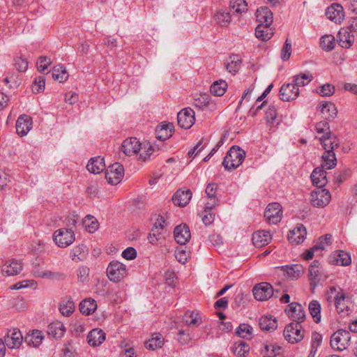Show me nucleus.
<instances>
[{"instance_id":"cd10ccee","label":"nucleus","mask_w":357,"mask_h":357,"mask_svg":"<svg viewBox=\"0 0 357 357\" xmlns=\"http://www.w3.org/2000/svg\"><path fill=\"white\" fill-rule=\"evenodd\" d=\"M310 178L313 184L320 188L327 183L326 172L323 167L315 168L312 172Z\"/></svg>"},{"instance_id":"a18cd8bd","label":"nucleus","mask_w":357,"mask_h":357,"mask_svg":"<svg viewBox=\"0 0 357 357\" xmlns=\"http://www.w3.org/2000/svg\"><path fill=\"white\" fill-rule=\"evenodd\" d=\"M308 309L311 316L312 317L315 323H319L321 321V304L317 300L312 301L308 306Z\"/></svg>"},{"instance_id":"412c9836","label":"nucleus","mask_w":357,"mask_h":357,"mask_svg":"<svg viewBox=\"0 0 357 357\" xmlns=\"http://www.w3.org/2000/svg\"><path fill=\"white\" fill-rule=\"evenodd\" d=\"M218 190V185L215 183H210L206 185L205 192L208 198V202L206 204V208H214L215 206L219 205L220 200L216 197V192Z\"/></svg>"},{"instance_id":"72a5a7b5","label":"nucleus","mask_w":357,"mask_h":357,"mask_svg":"<svg viewBox=\"0 0 357 357\" xmlns=\"http://www.w3.org/2000/svg\"><path fill=\"white\" fill-rule=\"evenodd\" d=\"M42 331L33 330L24 337V342L30 347H38L43 340Z\"/></svg>"},{"instance_id":"9d476101","label":"nucleus","mask_w":357,"mask_h":357,"mask_svg":"<svg viewBox=\"0 0 357 357\" xmlns=\"http://www.w3.org/2000/svg\"><path fill=\"white\" fill-rule=\"evenodd\" d=\"M282 215V206L279 203L269 204L264 212V217L269 224H277L280 222Z\"/></svg>"},{"instance_id":"c03bdc74","label":"nucleus","mask_w":357,"mask_h":357,"mask_svg":"<svg viewBox=\"0 0 357 357\" xmlns=\"http://www.w3.org/2000/svg\"><path fill=\"white\" fill-rule=\"evenodd\" d=\"M163 345V338L161 334L155 333L152 337L145 342V346L149 349L155 350L161 348Z\"/></svg>"},{"instance_id":"5fc2aeb1","label":"nucleus","mask_w":357,"mask_h":357,"mask_svg":"<svg viewBox=\"0 0 357 357\" xmlns=\"http://www.w3.org/2000/svg\"><path fill=\"white\" fill-rule=\"evenodd\" d=\"M335 45V38L332 35H325L321 38L320 45L326 51L332 50Z\"/></svg>"},{"instance_id":"09e8293b","label":"nucleus","mask_w":357,"mask_h":357,"mask_svg":"<svg viewBox=\"0 0 357 357\" xmlns=\"http://www.w3.org/2000/svg\"><path fill=\"white\" fill-rule=\"evenodd\" d=\"M335 264L341 266H348L351 262L350 255L344 251L340 250L333 255Z\"/></svg>"},{"instance_id":"c85d7f7f","label":"nucleus","mask_w":357,"mask_h":357,"mask_svg":"<svg viewBox=\"0 0 357 357\" xmlns=\"http://www.w3.org/2000/svg\"><path fill=\"white\" fill-rule=\"evenodd\" d=\"M321 113L326 120H331L336 117L337 109L331 102H323L319 105Z\"/></svg>"},{"instance_id":"b1692460","label":"nucleus","mask_w":357,"mask_h":357,"mask_svg":"<svg viewBox=\"0 0 357 357\" xmlns=\"http://www.w3.org/2000/svg\"><path fill=\"white\" fill-rule=\"evenodd\" d=\"M105 340V333L100 328L92 329L87 336L89 345L96 347L100 346Z\"/></svg>"},{"instance_id":"423d86ee","label":"nucleus","mask_w":357,"mask_h":357,"mask_svg":"<svg viewBox=\"0 0 357 357\" xmlns=\"http://www.w3.org/2000/svg\"><path fill=\"white\" fill-rule=\"evenodd\" d=\"M335 305L337 312L341 316H347L352 312L350 298L342 288H339V293L335 296Z\"/></svg>"},{"instance_id":"ea45409f","label":"nucleus","mask_w":357,"mask_h":357,"mask_svg":"<svg viewBox=\"0 0 357 357\" xmlns=\"http://www.w3.org/2000/svg\"><path fill=\"white\" fill-rule=\"evenodd\" d=\"M338 43L343 48H349L354 43V36L346 29H342L338 32Z\"/></svg>"},{"instance_id":"f257e3e1","label":"nucleus","mask_w":357,"mask_h":357,"mask_svg":"<svg viewBox=\"0 0 357 357\" xmlns=\"http://www.w3.org/2000/svg\"><path fill=\"white\" fill-rule=\"evenodd\" d=\"M245 158V152L240 147L234 146L227 151L222 165L225 169L232 171L242 164Z\"/></svg>"},{"instance_id":"393cba45","label":"nucleus","mask_w":357,"mask_h":357,"mask_svg":"<svg viewBox=\"0 0 357 357\" xmlns=\"http://www.w3.org/2000/svg\"><path fill=\"white\" fill-rule=\"evenodd\" d=\"M66 331V328L63 324L61 321H56L48 326L47 334L49 337L57 340L64 335Z\"/></svg>"},{"instance_id":"69168bd1","label":"nucleus","mask_w":357,"mask_h":357,"mask_svg":"<svg viewBox=\"0 0 357 357\" xmlns=\"http://www.w3.org/2000/svg\"><path fill=\"white\" fill-rule=\"evenodd\" d=\"M335 91V86L330 84H326L320 87V89L317 91L321 96H331Z\"/></svg>"},{"instance_id":"473e14b6","label":"nucleus","mask_w":357,"mask_h":357,"mask_svg":"<svg viewBox=\"0 0 357 357\" xmlns=\"http://www.w3.org/2000/svg\"><path fill=\"white\" fill-rule=\"evenodd\" d=\"M281 271L284 276L294 280L298 279L301 276L303 272V268L301 265L294 264L290 266H282L281 267Z\"/></svg>"},{"instance_id":"3c124183","label":"nucleus","mask_w":357,"mask_h":357,"mask_svg":"<svg viewBox=\"0 0 357 357\" xmlns=\"http://www.w3.org/2000/svg\"><path fill=\"white\" fill-rule=\"evenodd\" d=\"M139 160L143 162H146L150 160L151 155L155 151V148L153 146L149 144H144L139 151Z\"/></svg>"},{"instance_id":"864d4df0","label":"nucleus","mask_w":357,"mask_h":357,"mask_svg":"<svg viewBox=\"0 0 357 357\" xmlns=\"http://www.w3.org/2000/svg\"><path fill=\"white\" fill-rule=\"evenodd\" d=\"M215 20L220 26H227L231 21V15L227 11L220 10L216 13Z\"/></svg>"},{"instance_id":"052dcab7","label":"nucleus","mask_w":357,"mask_h":357,"mask_svg":"<svg viewBox=\"0 0 357 357\" xmlns=\"http://www.w3.org/2000/svg\"><path fill=\"white\" fill-rule=\"evenodd\" d=\"M185 324L190 326H196L201 324L202 319L198 313L192 312L189 315L185 314Z\"/></svg>"},{"instance_id":"bf43d9fd","label":"nucleus","mask_w":357,"mask_h":357,"mask_svg":"<svg viewBox=\"0 0 357 357\" xmlns=\"http://www.w3.org/2000/svg\"><path fill=\"white\" fill-rule=\"evenodd\" d=\"M155 218L154 220V223L152 229L153 231L162 232V231L167 225V222L162 215H155Z\"/></svg>"},{"instance_id":"2eb2a0df","label":"nucleus","mask_w":357,"mask_h":357,"mask_svg":"<svg viewBox=\"0 0 357 357\" xmlns=\"http://www.w3.org/2000/svg\"><path fill=\"white\" fill-rule=\"evenodd\" d=\"M23 341L21 331L17 328L9 330L4 338V342L11 349L18 348Z\"/></svg>"},{"instance_id":"ddd939ff","label":"nucleus","mask_w":357,"mask_h":357,"mask_svg":"<svg viewBox=\"0 0 357 357\" xmlns=\"http://www.w3.org/2000/svg\"><path fill=\"white\" fill-rule=\"evenodd\" d=\"M279 95L282 101H291L298 96L299 89L294 83L284 84L280 88Z\"/></svg>"},{"instance_id":"a878e982","label":"nucleus","mask_w":357,"mask_h":357,"mask_svg":"<svg viewBox=\"0 0 357 357\" xmlns=\"http://www.w3.org/2000/svg\"><path fill=\"white\" fill-rule=\"evenodd\" d=\"M256 18L259 24L271 25L273 21V15L268 7H261L257 10Z\"/></svg>"},{"instance_id":"1a4fd4ad","label":"nucleus","mask_w":357,"mask_h":357,"mask_svg":"<svg viewBox=\"0 0 357 357\" xmlns=\"http://www.w3.org/2000/svg\"><path fill=\"white\" fill-rule=\"evenodd\" d=\"M331 194L328 190L318 188L310 194V202L316 207H324L331 200Z\"/></svg>"},{"instance_id":"c756f323","label":"nucleus","mask_w":357,"mask_h":357,"mask_svg":"<svg viewBox=\"0 0 357 357\" xmlns=\"http://www.w3.org/2000/svg\"><path fill=\"white\" fill-rule=\"evenodd\" d=\"M86 168L92 174H100L105 169L104 158L100 156L91 158Z\"/></svg>"},{"instance_id":"f3484780","label":"nucleus","mask_w":357,"mask_h":357,"mask_svg":"<svg viewBox=\"0 0 357 357\" xmlns=\"http://www.w3.org/2000/svg\"><path fill=\"white\" fill-rule=\"evenodd\" d=\"M326 17L335 23H340L344 17L343 7L338 3H333L326 10Z\"/></svg>"},{"instance_id":"6e6552de","label":"nucleus","mask_w":357,"mask_h":357,"mask_svg":"<svg viewBox=\"0 0 357 357\" xmlns=\"http://www.w3.org/2000/svg\"><path fill=\"white\" fill-rule=\"evenodd\" d=\"M123 176V166L119 162H116L110 165L105 173V178L107 181L112 185H116L119 183Z\"/></svg>"},{"instance_id":"8fccbe9b","label":"nucleus","mask_w":357,"mask_h":357,"mask_svg":"<svg viewBox=\"0 0 357 357\" xmlns=\"http://www.w3.org/2000/svg\"><path fill=\"white\" fill-rule=\"evenodd\" d=\"M249 351V345L243 340H239L235 342L233 347L234 353L239 357H245V354L248 353Z\"/></svg>"},{"instance_id":"680f3d73","label":"nucleus","mask_w":357,"mask_h":357,"mask_svg":"<svg viewBox=\"0 0 357 357\" xmlns=\"http://www.w3.org/2000/svg\"><path fill=\"white\" fill-rule=\"evenodd\" d=\"M45 89V78L43 76H38L35 78L32 85L31 90L33 93H38Z\"/></svg>"},{"instance_id":"774afa93","label":"nucleus","mask_w":357,"mask_h":357,"mask_svg":"<svg viewBox=\"0 0 357 357\" xmlns=\"http://www.w3.org/2000/svg\"><path fill=\"white\" fill-rule=\"evenodd\" d=\"M28 61L24 57H17L15 59V66L20 72H25L28 68Z\"/></svg>"},{"instance_id":"20e7f679","label":"nucleus","mask_w":357,"mask_h":357,"mask_svg":"<svg viewBox=\"0 0 357 357\" xmlns=\"http://www.w3.org/2000/svg\"><path fill=\"white\" fill-rule=\"evenodd\" d=\"M284 337L291 344L301 342L304 337V330L301 323L291 322L284 329Z\"/></svg>"},{"instance_id":"39448f33","label":"nucleus","mask_w":357,"mask_h":357,"mask_svg":"<svg viewBox=\"0 0 357 357\" xmlns=\"http://www.w3.org/2000/svg\"><path fill=\"white\" fill-rule=\"evenodd\" d=\"M253 295L257 301H266L272 296H278V290H273V287L268 282H261L256 284L252 289Z\"/></svg>"},{"instance_id":"e2e57ef3","label":"nucleus","mask_w":357,"mask_h":357,"mask_svg":"<svg viewBox=\"0 0 357 357\" xmlns=\"http://www.w3.org/2000/svg\"><path fill=\"white\" fill-rule=\"evenodd\" d=\"M213 208H206V204L204 208V211L202 214V222L205 225H211L215 218V214L211 211Z\"/></svg>"},{"instance_id":"f03ea898","label":"nucleus","mask_w":357,"mask_h":357,"mask_svg":"<svg viewBox=\"0 0 357 357\" xmlns=\"http://www.w3.org/2000/svg\"><path fill=\"white\" fill-rule=\"evenodd\" d=\"M351 343V335L349 331L339 329L331 337V347L333 349L342 351L346 349Z\"/></svg>"},{"instance_id":"0e129e2a","label":"nucleus","mask_w":357,"mask_h":357,"mask_svg":"<svg viewBox=\"0 0 357 357\" xmlns=\"http://www.w3.org/2000/svg\"><path fill=\"white\" fill-rule=\"evenodd\" d=\"M319 261L314 260L309 267V277L311 281L314 280L319 275Z\"/></svg>"},{"instance_id":"de8ad7c7","label":"nucleus","mask_w":357,"mask_h":357,"mask_svg":"<svg viewBox=\"0 0 357 357\" xmlns=\"http://www.w3.org/2000/svg\"><path fill=\"white\" fill-rule=\"evenodd\" d=\"M227 84L224 80L215 81L211 86L210 91L212 94L216 96H222L226 92Z\"/></svg>"},{"instance_id":"13d9d810","label":"nucleus","mask_w":357,"mask_h":357,"mask_svg":"<svg viewBox=\"0 0 357 357\" xmlns=\"http://www.w3.org/2000/svg\"><path fill=\"white\" fill-rule=\"evenodd\" d=\"M332 242V236L329 234H326L324 236H320L318 238V241L317 244H315L313 247H317V252H321L325 249V246L329 245Z\"/></svg>"},{"instance_id":"7c9ffc66","label":"nucleus","mask_w":357,"mask_h":357,"mask_svg":"<svg viewBox=\"0 0 357 357\" xmlns=\"http://www.w3.org/2000/svg\"><path fill=\"white\" fill-rule=\"evenodd\" d=\"M242 63V59L240 55L233 54L231 55L225 63L227 70L235 75L240 69Z\"/></svg>"},{"instance_id":"4be33fe9","label":"nucleus","mask_w":357,"mask_h":357,"mask_svg":"<svg viewBox=\"0 0 357 357\" xmlns=\"http://www.w3.org/2000/svg\"><path fill=\"white\" fill-rule=\"evenodd\" d=\"M272 239L270 231L266 230L257 231L252 234V242L255 247L261 248L268 245Z\"/></svg>"},{"instance_id":"79ce46f5","label":"nucleus","mask_w":357,"mask_h":357,"mask_svg":"<svg viewBox=\"0 0 357 357\" xmlns=\"http://www.w3.org/2000/svg\"><path fill=\"white\" fill-rule=\"evenodd\" d=\"M337 165V159L334 151H324L322 155L321 167L331 169Z\"/></svg>"},{"instance_id":"aec40b11","label":"nucleus","mask_w":357,"mask_h":357,"mask_svg":"<svg viewBox=\"0 0 357 357\" xmlns=\"http://www.w3.org/2000/svg\"><path fill=\"white\" fill-rule=\"evenodd\" d=\"M22 270V264L15 259L9 260L2 266L1 271L3 275L13 276L19 274Z\"/></svg>"},{"instance_id":"58836bf2","label":"nucleus","mask_w":357,"mask_h":357,"mask_svg":"<svg viewBox=\"0 0 357 357\" xmlns=\"http://www.w3.org/2000/svg\"><path fill=\"white\" fill-rule=\"evenodd\" d=\"M96 308V301L91 298H85L79 304V310L83 314H91L95 312Z\"/></svg>"},{"instance_id":"f704fd0d","label":"nucleus","mask_w":357,"mask_h":357,"mask_svg":"<svg viewBox=\"0 0 357 357\" xmlns=\"http://www.w3.org/2000/svg\"><path fill=\"white\" fill-rule=\"evenodd\" d=\"M75 309V303L70 297L63 298L59 304V311L65 317L70 316Z\"/></svg>"},{"instance_id":"6ab92c4d","label":"nucleus","mask_w":357,"mask_h":357,"mask_svg":"<svg viewBox=\"0 0 357 357\" xmlns=\"http://www.w3.org/2000/svg\"><path fill=\"white\" fill-rule=\"evenodd\" d=\"M32 126L31 118L26 114L21 115L16 121V131L21 137L26 135Z\"/></svg>"},{"instance_id":"f8f14e48","label":"nucleus","mask_w":357,"mask_h":357,"mask_svg":"<svg viewBox=\"0 0 357 357\" xmlns=\"http://www.w3.org/2000/svg\"><path fill=\"white\" fill-rule=\"evenodd\" d=\"M289 317L295 323H302L305 319V312L303 307L298 303H291L286 309Z\"/></svg>"},{"instance_id":"4d7b16f0","label":"nucleus","mask_w":357,"mask_h":357,"mask_svg":"<svg viewBox=\"0 0 357 357\" xmlns=\"http://www.w3.org/2000/svg\"><path fill=\"white\" fill-rule=\"evenodd\" d=\"M84 224L86 229L89 233L95 232L98 228V222L97 220L91 215L86 216L84 221Z\"/></svg>"},{"instance_id":"dca6fc26","label":"nucleus","mask_w":357,"mask_h":357,"mask_svg":"<svg viewBox=\"0 0 357 357\" xmlns=\"http://www.w3.org/2000/svg\"><path fill=\"white\" fill-rule=\"evenodd\" d=\"M121 148L126 155L130 156L139 152L142 144L136 137H130L123 141Z\"/></svg>"},{"instance_id":"2f4dec72","label":"nucleus","mask_w":357,"mask_h":357,"mask_svg":"<svg viewBox=\"0 0 357 357\" xmlns=\"http://www.w3.org/2000/svg\"><path fill=\"white\" fill-rule=\"evenodd\" d=\"M259 326L262 331H273L278 327V321L270 315L262 316L259 319Z\"/></svg>"},{"instance_id":"6e6d98bb","label":"nucleus","mask_w":357,"mask_h":357,"mask_svg":"<svg viewBox=\"0 0 357 357\" xmlns=\"http://www.w3.org/2000/svg\"><path fill=\"white\" fill-rule=\"evenodd\" d=\"M252 327L246 324H241L237 328L236 333L241 337L250 338L252 335Z\"/></svg>"},{"instance_id":"603ef678","label":"nucleus","mask_w":357,"mask_h":357,"mask_svg":"<svg viewBox=\"0 0 357 357\" xmlns=\"http://www.w3.org/2000/svg\"><path fill=\"white\" fill-rule=\"evenodd\" d=\"M248 4L245 0H231L230 8L237 14L245 13L248 10Z\"/></svg>"},{"instance_id":"bb28decb","label":"nucleus","mask_w":357,"mask_h":357,"mask_svg":"<svg viewBox=\"0 0 357 357\" xmlns=\"http://www.w3.org/2000/svg\"><path fill=\"white\" fill-rule=\"evenodd\" d=\"M192 197V192L190 190H178L172 197V201L175 205L181 207L185 206Z\"/></svg>"},{"instance_id":"4468645a","label":"nucleus","mask_w":357,"mask_h":357,"mask_svg":"<svg viewBox=\"0 0 357 357\" xmlns=\"http://www.w3.org/2000/svg\"><path fill=\"white\" fill-rule=\"evenodd\" d=\"M319 142L325 151H334L340 144V140L337 136L331 131L326 132L319 137Z\"/></svg>"},{"instance_id":"49530a36","label":"nucleus","mask_w":357,"mask_h":357,"mask_svg":"<svg viewBox=\"0 0 357 357\" xmlns=\"http://www.w3.org/2000/svg\"><path fill=\"white\" fill-rule=\"evenodd\" d=\"M312 79V74L310 72L301 73V74L294 76L293 82L299 89L300 86H304L308 84Z\"/></svg>"},{"instance_id":"5701e85b","label":"nucleus","mask_w":357,"mask_h":357,"mask_svg":"<svg viewBox=\"0 0 357 357\" xmlns=\"http://www.w3.org/2000/svg\"><path fill=\"white\" fill-rule=\"evenodd\" d=\"M307 234L305 227L301 225L296 227L294 229L289 231L288 234V240L291 243L296 245L303 243Z\"/></svg>"},{"instance_id":"7ed1b4c3","label":"nucleus","mask_w":357,"mask_h":357,"mask_svg":"<svg viewBox=\"0 0 357 357\" xmlns=\"http://www.w3.org/2000/svg\"><path fill=\"white\" fill-rule=\"evenodd\" d=\"M127 275L126 265L119 261H112L107 268V276L113 282H121Z\"/></svg>"},{"instance_id":"a211bd4d","label":"nucleus","mask_w":357,"mask_h":357,"mask_svg":"<svg viewBox=\"0 0 357 357\" xmlns=\"http://www.w3.org/2000/svg\"><path fill=\"white\" fill-rule=\"evenodd\" d=\"M174 236L177 243L185 245L189 241L191 237L188 226L185 224L176 226L174 230Z\"/></svg>"},{"instance_id":"a19ab883","label":"nucleus","mask_w":357,"mask_h":357,"mask_svg":"<svg viewBox=\"0 0 357 357\" xmlns=\"http://www.w3.org/2000/svg\"><path fill=\"white\" fill-rule=\"evenodd\" d=\"M88 250L84 244L74 247L70 251V258L73 261H80L86 256Z\"/></svg>"},{"instance_id":"9b49d317","label":"nucleus","mask_w":357,"mask_h":357,"mask_svg":"<svg viewBox=\"0 0 357 357\" xmlns=\"http://www.w3.org/2000/svg\"><path fill=\"white\" fill-rule=\"evenodd\" d=\"M178 125L184 129L190 128L195 123V112L190 107L185 108L178 113Z\"/></svg>"},{"instance_id":"4c0bfd02","label":"nucleus","mask_w":357,"mask_h":357,"mask_svg":"<svg viewBox=\"0 0 357 357\" xmlns=\"http://www.w3.org/2000/svg\"><path fill=\"white\" fill-rule=\"evenodd\" d=\"M173 128V125L169 123L161 124L155 130L156 137L162 141L169 139L172 136Z\"/></svg>"},{"instance_id":"338daca9","label":"nucleus","mask_w":357,"mask_h":357,"mask_svg":"<svg viewBox=\"0 0 357 357\" xmlns=\"http://www.w3.org/2000/svg\"><path fill=\"white\" fill-rule=\"evenodd\" d=\"M77 279L81 282L88 281L89 275V268L87 266H80L77 270Z\"/></svg>"},{"instance_id":"0eeeda50","label":"nucleus","mask_w":357,"mask_h":357,"mask_svg":"<svg viewBox=\"0 0 357 357\" xmlns=\"http://www.w3.org/2000/svg\"><path fill=\"white\" fill-rule=\"evenodd\" d=\"M54 243L60 248H66L75 240L74 231L71 229L62 228L56 230L53 235Z\"/></svg>"},{"instance_id":"37998d69","label":"nucleus","mask_w":357,"mask_h":357,"mask_svg":"<svg viewBox=\"0 0 357 357\" xmlns=\"http://www.w3.org/2000/svg\"><path fill=\"white\" fill-rule=\"evenodd\" d=\"M211 96L208 93L199 94L194 98L193 105L199 109H204L210 105Z\"/></svg>"},{"instance_id":"e433bc0d","label":"nucleus","mask_w":357,"mask_h":357,"mask_svg":"<svg viewBox=\"0 0 357 357\" xmlns=\"http://www.w3.org/2000/svg\"><path fill=\"white\" fill-rule=\"evenodd\" d=\"M68 73L63 66L56 65L53 68L52 77L54 81L63 83L68 79Z\"/></svg>"},{"instance_id":"c9c22d12","label":"nucleus","mask_w":357,"mask_h":357,"mask_svg":"<svg viewBox=\"0 0 357 357\" xmlns=\"http://www.w3.org/2000/svg\"><path fill=\"white\" fill-rule=\"evenodd\" d=\"M273 34L271 25L259 24L255 29V36L257 38L266 41L269 40Z\"/></svg>"}]
</instances>
